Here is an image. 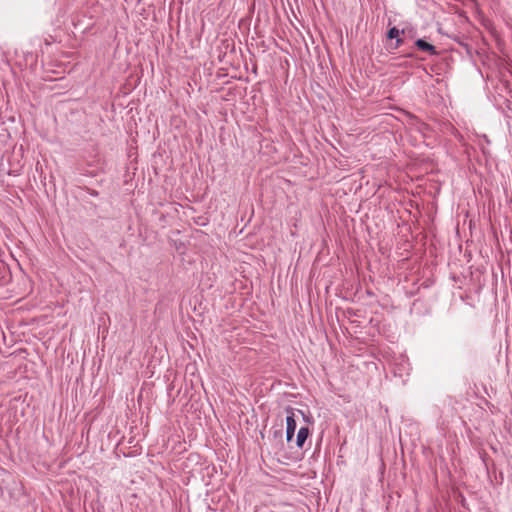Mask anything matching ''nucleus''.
Wrapping results in <instances>:
<instances>
[{
  "label": "nucleus",
  "instance_id": "4",
  "mask_svg": "<svg viewBox=\"0 0 512 512\" xmlns=\"http://www.w3.org/2000/svg\"><path fill=\"white\" fill-rule=\"evenodd\" d=\"M401 33H404V31H400L398 28L396 27H392L389 29L388 33H387V37L389 39H395V38H398L400 36Z\"/></svg>",
  "mask_w": 512,
  "mask_h": 512
},
{
  "label": "nucleus",
  "instance_id": "1",
  "mask_svg": "<svg viewBox=\"0 0 512 512\" xmlns=\"http://www.w3.org/2000/svg\"><path fill=\"white\" fill-rule=\"evenodd\" d=\"M287 417H286V439L290 442L296 430V421L294 419V413L291 408L287 409Z\"/></svg>",
  "mask_w": 512,
  "mask_h": 512
},
{
  "label": "nucleus",
  "instance_id": "2",
  "mask_svg": "<svg viewBox=\"0 0 512 512\" xmlns=\"http://www.w3.org/2000/svg\"><path fill=\"white\" fill-rule=\"evenodd\" d=\"M415 45L417 46L418 49L428 52L431 55L437 54L436 48L432 44L426 42L423 39H418L415 42Z\"/></svg>",
  "mask_w": 512,
  "mask_h": 512
},
{
  "label": "nucleus",
  "instance_id": "5",
  "mask_svg": "<svg viewBox=\"0 0 512 512\" xmlns=\"http://www.w3.org/2000/svg\"><path fill=\"white\" fill-rule=\"evenodd\" d=\"M396 39V47H399L403 44V39L398 37V38H395Z\"/></svg>",
  "mask_w": 512,
  "mask_h": 512
},
{
  "label": "nucleus",
  "instance_id": "3",
  "mask_svg": "<svg viewBox=\"0 0 512 512\" xmlns=\"http://www.w3.org/2000/svg\"><path fill=\"white\" fill-rule=\"evenodd\" d=\"M309 435V429L308 427H301L299 430H298V433H297V438H296V444L299 448H302L307 437Z\"/></svg>",
  "mask_w": 512,
  "mask_h": 512
}]
</instances>
